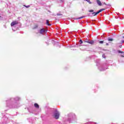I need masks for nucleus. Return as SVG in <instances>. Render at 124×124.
<instances>
[{"mask_svg": "<svg viewBox=\"0 0 124 124\" xmlns=\"http://www.w3.org/2000/svg\"><path fill=\"white\" fill-rule=\"evenodd\" d=\"M54 117L56 120L59 119V118H60V112H59V111H56V112H55L54 114Z\"/></svg>", "mask_w": 124, "mask_h": 124, "instance_id": "1", "label": "nucleus"}, {"mask_svg": "<svg viewBox=\"0 0 124 124\" xmlns=\"http://www.w3.org/2000/svg\"><path fill=\"white\" fill-rule=\"evenodd\" d=\"M105 10V9H101L100 10H99L98 12L95 13L93 12L92 13V14L93 15V16H95L96 15H97V14H99L100 12H102V11H103Z\"/></svg>", "mask_w": 124, "mask_h": 124, "instance_id": "2", "label": "nucleus"}, {"mask_svg": "<svg viewBox=\"0 0 124 124\" xmlns=\"http://www.w3.org/2000/svg\"><path fill=\"white\" fill-rule=\"evenodd\" d=\"M18 21H13L11 23V27H13L14 26H15V25H18Z\"/></svg>", "mask_w": 124, "mask_h": 124, "instance_id": "3", "label": "nucleus"}, {"mask_svg": "<svg viewBox=\"0 0 124 124\" xmlns=\"http://www.w3.org/2000/svg\"><path fill=\"white\" fill-rule=\"evenodd\" d=\"M96 2L99 6H101L102 5V3H101V1H100V0H96Z\"/></svg>", "mask_w": 124, "mask_h": 124, "instance_id": "4", "label": "nucleus"}, {"mask_svg": "<svg viewBox=\"0 0 124 124\" xmlns=\"http://www.w3.org/2000/svg\"><path fill=\"white\" fill-rule=\"evenodd\" d=\"M44 32H45V29H42L40 30V33H41V34H43V33H44Z\"/></svg>", "mask_w": 124, "mask_h": 124, "instance_id": "5", "label": "nucleus"}, {"mask_svg": "<svg viewBox=\"0 0 124 124\" xmlns=\"http://www.w3.org/2000/svg\"><path fill=\"white\" fill-rule=\"evenodd\" d=\"M85 43H89V44H93L94 43V41H85Z\"/></svg>", "mask_w": 124, "mask_h": 124, "instance_id": "6", "label": "nucleus"}, {"mask_svg": "<svg viewBox=\"0 0 124 124\" xmlns=\"http://www.w3.org/2000/svg\"><path fill=\"white\" fill-rule=\"evenodd\" d=\"M38 25L35 24L34 27L32 28V30H36V29H38Z\"/></svg>", "mask_w": 124, "mask_h": 124, "instance_id": "7", "label": "nucleus"}, {"mask_svg": "<svg viewBox=\"0 0 124 124\" xmlns=\"http://www.w3.org/2000/svg\"><path fill=\"white\" fill-rule=\"evenodd\" d=\"M34 107H35V108H37V109L39 108V105H38L37 103H35L34 105Z\"/></svg>", "mask_w": 124, "mask_h": 124, "instance_id": "8", "label": "nucleus"}, {"mask_svg": "<svg viewBox=\"0 0 124 124\" xmlns=\"http://www.w3.org/2000/svg\"><path fill=\"white\" fill-rule=\"evenodd\" d=\"M49 20H46V25L47 26H51V24H49Z\"/></svg>", "mask_w": 124, "mask_h": 124, "instance_id": "9", "label": "nucleus"}, {"mask_svg": "<svg viewBox=\"0 0 124 124\" xmlns=\"http://www.w3.org/2000/svg\"><path fill=\"white\" fill-rule=\"evenodd\" d=\"M108 41H113L114 40V39H113L112 38H108Z\"/></svg>", "mask_w": 124, "mask_h": 124, "instance_id": "10", "label": "nucleus"}, {"mask_svg": "<svg viewBox=\"0 0 124 124\" xmlns=\"http://www.w3.org/2000/svg\"><path fill=\"white\" fill-rule=\"evenodd\" d=\"M24 6H25V7H26V8H29V7H31V5L26 6V5H24Z\"/></svg>", "mask_w": 124, "mask_h": 124, "instance_id": "11", "label": "nucleus"}, {"mask_svg": "<svg viewBox=\"0 0 124 124\" xmlns=\"http://www.w3.org/2000/svg\"><path fill=\"white\" fill-rule=\"evenodd\" d=\"M104 41H99V43H100V44H103L104 43Z\"/></svg>", "mask_w": 124, "mask_h": 124, "instance_id": "12", "label": "nucleus"}, {"mask_svg": "<svg viewBox=\"0 0 124 124\" xmlns=\"http://www.w3.org/2000/svg\"><path fill=\"white\" fill-rule=\"evenodd\" d=\"M57 16H62V14H57Z\"/></svg>", "mask_w": 124, "mask_h": 124, "instance_id": "13", "label": "nucleus"}, {"mask_svg": "<svg viewBox=\"0 0 124 124\" xmlns=\"http://www.w3.org/2000/svg\"><path fill=\"white\" fill-rule=\"evenodd\" d=\"M118 53H121V54H123V53H124V52H123L121 50H118Z\"/></svg>", "mask_w": 124, "mask_h": 124, "instance_id": "14", "label": "nucleus"}, {"mask_svg": "<svg viewBox=\"0 0 124 124\" xmlns=\"http://www.w3.org/2000/svg\"><path fill=\"white\" fill-rule=\"evenodd\" d=\"M79 42H80V44H82V43H83V41H82V40H80Z\"/></svg>", "mask_w": 124, "mask_h": 124, "instance_id": "15", "label": "nucleus"}, {"mask_svg": "<svg viewBox=\"0 0 124 124\" xmlns=\"http://www.w3.org/2000/svg\"><path fill=\"white\" fill-rule=\"evenodd\" d=\"M89 11V12H93V10H90Z\"/></svg>", "mask_w": 124, "mask_h": 124, "instance_id": "16", "label": "nucleus"}, {"mask_svg": "<svg viewBox=\"0 0 124 124\" xmlns=\"http://www.w3.org/2000/svg\"><path fill=\"white\" fill-rule=\"evenodd\" d=\"M102 57H103V58H104V59L106 58L105 55H104V54L102 55Z\"/></svg>", "mask_w": 124, "mask_h": 124, "instance_id": "17", "label": "nucleus"}, {"mask_svg": "<svg viewBox=\"0 0 124 124\" xmlns=\"http://www.w3.org/2000/svg\"><path fill=\"white\" fill-rule=\"evenodd\" d=\"M84 17L83 16H81L80 17H79L78 19H82Z\"/></svg>", "mask_w": 124, "mask_h": 124, "instance_id": "18", "label": "nucleus"}, {"mask_svg": "<svg viewBox=\"0 0 124 124\" xmlns=\"http://www.w3.org/2000/svg\"><path fill=\"white\" fill-rule=\"evenodd\" d=\"M106 45L107 46H108V45H109V44H108V43H107L106 44Z\"/></svg>", "mask_w": 124, "mask_h": 124, "instance_id": "19", "label": "nucleus"}, {"mask_svg": "<svg viewBox=\"0 0 124 124\" xmlns=\"http://www.w3.org/2000/svg\"><path fill=\"white\" fill-rule=\"evenodd\" d=\"M121 43H124V41H122Z\"/></svg>", "mask_w": 124, "mask_h": 124, "instance_id": "20", "label": "nucleus"}, {"mask_svg": "<svg viewBox=\"0 0 124 124\" xmlns=\"http://www.w3.org/2000/svg\"><path fill=\"white\" fill-rule=\"evenodd\" d=\"M104 4H105V5H107V4H106V3L104 2Z\"/></svg>", "mask_w": 124, "mask_h": 124, "instance_id": "21", "label": "nucleus"}, {"mask_svg": "<svg viewBox=\"0 0 124 124\" xmlns=\"http://www.w3.org/2000/svg\"><path fill=\"white\" fill-rule=\"evenodd\" d=\"M119 47H120V48H122V45H120V46H119Z\"/></svg>", "mask_w": 124, "mask_h": 124, "instance_id": "22", "label": "nucleus"}, {"mask_svg": "<svg viewBox=\"0 0 124 124\" xmlns=\"http://www.w3.org/2000/svg\"><path fill=\"white\" fill-rule=\"evenodd\" d=\"M121 57H122V58H124V55H122Z\"/></svg>", "mask_w": 124, "mask_h": 124, "instance_id": "23", "label": "nucleus"}, {"mask_svg": "<svg viewBox=\"0 0 124 124\" xmlns=\"http://www.w3.org/2000/svg\"><path fill=\"white\" fill-rule=\"evenodd\" d=\"M123 38H124V36H123Z\"/></svg>", "mask_w": 124, "mask_h": 124, "instance_id": "24", "label": "nucleus"}]
</instances>
